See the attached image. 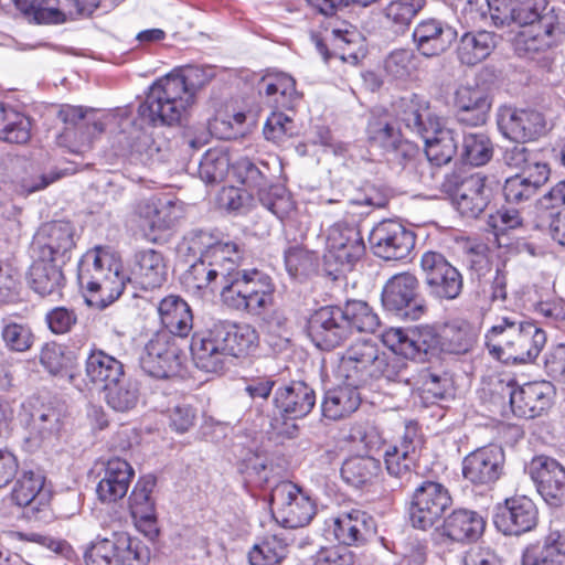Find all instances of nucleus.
Wrapping results in <instances>:
<instances>
[{
    "instance_id": "2",
    "label": "nucleus",
    "mask_w": 565,
    "mask_h": 565,
    "mask_svg": "<svg viewBox=\"0 0 565 565\" xmlns=\"http://www.w3.org/2000/svg\"><path fill=\"white\" fill-rule=\"evenodd\" d=\"M546 343V333L535 323L502 317L486 334L489 353L505 364L535 360Z\"/></svg>"
},
{
    "instance_id": "55",
    "label": "nucleus",
    "mask_w": 565,
    "mask_h": 565,
    "mask_svg": "<svg viewBox=\"0 0 565 565\" xmlns=\"http://www.w3.org/2000/svg\"><path fill=\"white\" fill-rule=\"evenodd\" d=\"M425 6L426 0H392L384 8V17L396 31H404Z\"/></svg>"
},
{
    "instance_id": "18",
    "label": "nucleus",
    "mask_w": 565,
    "mask_h": 565,
    "mask_svg": "<svg viewBox=\"0 0 565 565\" xmlns=\"http://www.w3.org/2000/svg\"><path fill=\"white\" fill-rule=\"evenodd\" d=\"M420 268L429 294L440 300H454L462 290L460 271L443 254L426 252L420 258Z\"/></svg>"
},
{
    "instance_id": "32",
    "label": "nucleus",
    "mask_w": 565,
    "mask_h": 565,
    "mask_svg": "<svg viewBox=\"0 0 565 565\" xmlns=\"http://www.w3.org/2000/svg\"><path fill=\"white\" fill-rule=\"evenodd\" d=\"M457 36L456 29L437 19L420 21L413 32L417 50L426 57L437 56L447 51Z\"/></svg>"
},
{
    "instance_id": "41",
    "label": "nucleus",
    "mask_w": 565,
    "mask_h": 565,
    "mask_svg": "<svg viewBox=\"0 0 565 565\" xmlns=\"http://www.w3.org/2000/svg\"><path fill=\"white\" fill-rule=\"evenodd\" d=\"M359 386L345 381L344 385L327 391L321 404L322 415L331 420H340L353 414L361 404Z\"/></svg>"
},
{
    "instance_id": "21",
    "label": "nucleus",
    "mask_w": 565,
    "mask_h": 565,
    "mask_svg": "<svg viewBox=\"0 0 565 565\" xmlns=\"http://www.w3.org/2000/svg\"><path fill=\"white\" fill-rule=\"evenodd\" d=\"M308 335L321 350L341 345L350 334V323L342 316L341 307L327 306L318 309L308 321Z\"/></svg>"
},
{
    "instance_id": "17",
    "label": "nucleus",
    "mask_w": 565,
    "mask_h": 565,
    "mask_svg": "<svg viewBox=\"0 0 565 565\" xmlns=\"http://www.w3.org/2000/svg\"><path fill=\"white\" fill-rule=\"evenodd\" d=\"M418 280L411 273H401L391 277L382 291L383 307L397 316L417 320L426 311L424 300L419 299Z\"/></svg>"
},
{
    "instance_id": "62",
    "label": "nucleus",
    "mask_w": 565,
    "mask_h": 565,
    "mask_svg": "<svg viewBox=\"0 0 565 565\" xmlns=\"http://www.w3.org/2000/svg\"><path fill=\"white\" fill-rule=\"evenodd\" d=\"M44 478L33 471L24 472L15 482L12 490V500L19 507H28L41 495Z\"/></svg>"
},
{
    "instance_id": "63",
    "label": "nucleus",
    "mask_w": 565,
    "mask_h": 565,
    "mask_svg": "<svg viewBox=\"0 0 565 565\" xmlns=\"http://www.w3.org/2000/svg\"><path fill=\"white\" fill-rule=\"evenodd\" d=\"M264 136L267 140L280 145L298 134L297 125L289 115L273 111L264 125Z\"/></svg>"
},
{
    "instance_id": "19",
    "label": "nucleus",
    "mask_w": 565,
    "mask_h": 565,
    "mask_svg": "<svg viewBox=\"0 0 565 565\" xmlns=\"http://www.w3.org/2000/svg\"><path fill=\"white\" fill-rule=\"evenodd\" d=\"M497 125L504 138L518 143L536 140L547 131L542 113L505 105L497 111Z\"/></svg>"
},
{
    "instance_id": "54",
    "label": "nucleus",
    "mask_w": 565,
    "mask_h": 565,
    "mask_svg": "<svg viewBox=\"0 0 565 565\" xmlns=\"http://www.w3.org/2000/svg\"><path fill=\"white\" fill-rule=\"evenodd\" d=\"M156 486L153 477L140 478L129 495V508L134 518L150 520L153 515L154 503L151 493Z\"/></svg>"
},
{
    "instance_id": "39",
    "label": "nucleus",
    "mask_w": 565,
    "mask_h": 565,
    "mask_svg": "<svg viewBox=\"0 0 565 565\" xmlns=\"http://www.w3.org/2000/svg\"><path fill=\"white\" fill-rule=\"evenodd\" d=\"M64 266L55 262L32 257V264L28 273L29 286L42 297L61 295L65 285Z\"/></svg>"
},
{
    "instance_id": "42",
    "label": "nucleus",
    "mask_w": 565,
    "mask_h": 565,
    "mask_svg": "<svg viewBox=\"0 0 565 565\" xmlns=\"http://www.w3.org/2000/svg\"><path fill=\"white\" fill-rule=\"evenodd\" d=\"M484 526L483 518L476 511L457 509L444 520L443 532L455 542H473L480 537Z\"/></svg>"
},
{
    "instance_id": "3",
    "label": "nucleus",
    "mask_w": 565,
    "mask_h": 565,
    "mask_svg": "<svg viewBox=\"0 0 565 565\" xmlns=\"http://www.w3.org/2000/svg\"><path fill=\"white\" fill-rule=\"evenodd\" d=\"M402 120L407 128L424 139L426 158L433 164H447L457 153L460 135L451 128L444 127L441 118L427 102H412Z\"/></svg>"
},
{
    "instance_id": "33",
    "label": "nucleus",
    "mask_w": 565,
    "mask_h": 565,
    "mask_svg": "<svg viewBox=\"0 0 565 565\" xmlns=\"http://www.w3.org/2000/svg\"><path fill=\"white\" fill-rule=\"evenodd\" d=\"M135 471L128 461L114 457L105 463L104 475L99 480L96 492L105 503L122 499L130 487Z\"/></svg>"
},
{
    "instance_id": "15",
    "label": "nucleus",
    "mask_w": 565,
    "mask_h": 565,
    "mask_svg": "<svg viewBox=\"0 0 565 565\" xmlns=\"http://www.w3.org/2000/svg\"><path fill=\"white\" fill-rule=\"evenodd\" d=\"M382 342L391 351L403 354L412 361H424L425 356L440 349V332L431 326H417L411 329L390 328L382 334Z\"/></svg>"
},
{
    "instance_id": "6",
    "label": "nucleus",
    "mask_w": 565,
    "mask_h": 565,
    "mask_svg": "<svg viewBox=\"0 0 565 565\" xmlns=\"http://www.w3.org/2000/svg\"><path fill=\"white\" fill-rule=\"evenodd\" d=\"M193 103L189 93L183 94L181 82H173L169 76H164L151 86L138 113L153 126H171L181 122Z\"/></svg>"
},
{
    "instance_id": "10",
    "label": "nucleus",
    "mask_w": 565,
    "mask_h": 565,
    "mask_svg": "<svg viewBox=\"0 0 565 565\" xmlns=\"http://www.w3.org/2000/svg\"><path fill=\"white\" fill-rule=\"evenodd\" d=\"M365 253V244L355 222L340 221L328 231L324 263L334 271L352 270Z\"/></svg>"
},
{
    "instance_id": "8",
    "label": "nucleus",
    "mask_w": 565,
    "mask_h": 565,
    "mask_svg": "<svg viewBox=\"0 0 565 565\" xmlns=\"http://www.w3.org/2000/svg\"><path fill=\"white\" fill-rule=\"evenodd\" d=\"M149 557L145 543L126 532H116L109 537L97 536L84 553L86 565H146Z\"/></svg>"
},
{
    "instance_id": "38",
    "label": "nucleus",
    "mask_w": 565,
    "mask_h": 565,
    "mask_svg": "<svg viewBox=\"0 0 565 565\" xmlns=\"http://www.w3.org/2000/svg\"><path fill=\"white\" fill-rule=\"evenodd\" d=\"M158 315L162 327L171 337L185 338L193 329V315L188 302L177 295H169L158 303Z\"/></svg>"
},
{
    "instance_id": "16",
    "label": "nucleus",
    "mask_w": 565,
    "mask_h": 565,
    "mask_svg": "<svg viewBox=\"0 0 565 565\" xmlns=\"http://www.w3.org/2000/svg\"><path fill=\"white\" fill-rule=\"evenodd\" d=\"M74 235V226L66 221H55L41 225L31 245L32 257L66 265L75 248Z\"/></svg>"
},
{
    "instance_id": "26",
    "label": "nucleus",
    "mask_w": 565,
    "mask_h": 565,
    "mask_svg": "<svg viewBox=\"0 0 565 565\" xmlns=\"http://www.w3.org/2000/svg\"><path fill=\"white\" fill-rule=\"evenodd\" d=\"M504 451L497 445L481 447L462 461L463 478L477 486L494 483L502 475Z\"/></svg>"
},
{
    "instance_id": "31",
    "label": "nucleus",
    "mask_w": 565,
    "mask_h": 565,
    "mask_svg": "<svg viewBox=\"0 0 565 565\" xmlns=\"http://www.w3.org/2000/svg\"><path fill=\"white\" fill-rule=\"evenodd\" d=\"M311 40L326 62L332 56H338L342 61H358V54L350 49L359 43L360 33L348 22L342 21L331 30L326 29L323 35L313 33Z\"/></svg>"
},
{
    "instance_id": "14",
    "label": "nucleus",
    "mask_w": 565,
    "mask_h": 565,
    "mask_svg": "<svg viewBox=\"0 0 565 565\" xmlns=\"http://www.w3.org/2000/svg\"><path fill=\"white\" fill-rule=\"evenodd\" d=\"M451 497L448 489L436 481H423L414 490L411 507L409 521L416 529L426 531L435 526L451 505Z\"/></svg>"
},
{
    "instance_id": "57",
    "label": "nucleus",
    "mask_w": 565,
    "mask_h": 565,
    "mask_svg": "<svg viewBox=\"0 0 565 565\" xmlns=\"http://www.w3.org/2000/svg\"><path fill=\"white\" fill-rule=\"evenodd\" d=\"M411 386L426 394V398H444L448 379L429 366H416Z\"/></svg>"
},
{
    "instance_id": "1",
    "label": "nucleus",
    "mask_w": 565,
    "mask_h": 565,
    "mask_svg": "<svg viewBox=\"0 0 565 565\" xmlns=\"http://www.w3.org/2000/svg\"><path fill=\"white\" fill-rule=\"evenodd\" d=\"M77 280L88 307L103 310L122 294L126 280L121 264L103 247L87 250L78 262Z\"/></svg>"
},
{
    "instance_id": "58",
    "label": "nucleus",
    "mask_w": 565,
    "mask_h": 565,
    "mask_svg": "<svg viewBox=\"0 0 565 565\" xmlns=\"http://www.w3.org/2000/svg\"><path fill=\"white\" fill-rule=\"evenodd\" d=\"M287 556V544L276 535L266 537L248 553L250 565H278Z\"/></svg>"
},
{
    "instance_id": "30",
    "label": "nucleus",
    "mask_w": 565,
    "mask_h": 565,
    "mask_svg": "<svg viewBox=\"0 0 565 565\" xmlns=\"http://www.w3.org/2000/svg\"><path fill=\"white\" fill-rule=\"evenodd\" d=\"M273 403L282 418L300 419L315 407L316 393L307 383L292 381L276 390Z\"/></svg>"
},
{
    "instance_id": "36",
    "label": "nucleus",
    "mask_w": 565,
    "mask_h": 565,
    "mask_svg": "<svg viewBox=\"0 0 565 565\" xmlns=\"http://www.w3.org/2000/svg\"><path fill=\"white\" fill-rule=\"evenodd\" d=\"M228 358H242L256 351L259 343L257 330L248 323L221 321L214 324Z\"/></svg>"
},
{
    "instance_id": "61",
    "label": "nucleus",
    "mask_w": 565,
    "mask_h": 565,
    "mask_svg": "<svg viewBox=\"0 0 565 565\" xmlns=\"http://www.w3.org/2000/svg\"><path fill=\"white\" fill-rule=\"evenodd\" d=\"M29 425L32 437L46 439L60 431L62 427L61 414L53 407L44 406L31 414Z\"/></svg>"
},
{
    "instance_id": "13",
    "label": "nucleus",
    "mask_w": 565,
    "mask_h": 565,
    "mask_svg": "<svg viewBox=\"0 0 565 565\" xmlns=\"http://www.w3.org/2000/svg\"><path fill=\"white\" fill-rule=\"evenodd\" d=\"M547 0H515V23L533 25V49L545 50L561 41L565 33L564 24L557 18L546 12Z\"/></svg>"
},
{
    "instance_id": "25",
    "label": "nucleus",
    "mask_w": 565,
    "mask_h": 565,
    "mask_svg": "<svg viewBox=\"0 0 565 565\" xmlns=\"http://www.w3.org/2000/svg\"><path fill=\"white\" fill-rule=\"evenodd\" d=\"M492 106L489 92L479 85H461L454 95L456 120L463 126L479 127L487 122Z\"/></svg>"
},
{
    "instance_id": "64",
    "label": "nucleus",
    "mask_w": 565,
    "mask_h": 565,
    "mask_svg": "<svg viewBox=\"0 0 565 565\" xmlns=\"http://www.w3.org/2000/svg\"><path fill=\"white\" fill-rule=\"evenodd\" d=\"M167 76L173 82H181L183 94L189 93L194 100L196 92L211 81L213 74L211 68L188 66L178 73H171Z\"/></svg>"
},
{
    "instance_id": "51",
    "label": "nucleus",
    "mask_w": 565,
    "mask_h": 565,
    "mask_svg": "<svg viewBox=\"0 0 565 565\" xmlns=\"http://www.w3.org/2000/svg\"><path fill=\"white\" fill-rule=\"evenodd\" d=\"M418 67V57L414 51L398 49L391 52L384 60V72L394 81H407Z\"/></svg>"
},
{
    "instance_id": "52",
    "label": "nucleus",
    "mask_w": 565,
    "mask_h": 565,
    "mask_svg": "<svg viewBox=\"0 0 565 565\" xmlns=\"http://www.w3.org/2000/svg\"><path fill=\"white\" fill-rule=\"evenodd\" d=\"M342 316L350 323V334L355 329L359 332H375L380 327V321L376 313L373 312L371 307L360 300L348 301L341 308Z\"/></svg>"
},
{
    "instance_id": "28",
    "label": "nucleus",
    "mask_w": 565,
    "mask_h": 565,
    "mask_svg": "<svg viewBox=\"0 0 565 565\" xmlns=\"http://www.w3.org/2000/svg\"><path fill=\"white\" fill-rule=\"evenodd\" d=\"M140 367L152 377L164 379L178 365L177 350L167 332H157L145 345L140 358Z\"/></svg>"
},
{
    "instance_id": "53",
    "label": "nucleus",
    "mask_w": 565,
    "mask_h": 565,
    "mask_svg": "<svg viewBox=\"0 0 565 565\" xmlns=\"http://www.w3.org/2000/svg\"><path fill=\"white\" fill-rule=\"evenodd\" d=\"M461 158L471 166H483L490 161L493 147L490 138L482 132H469L462 136Z\"/></svg>"
},
{
    "instance_id": "5",
    "label": "nucleus",
    "mask_w": 565,
    "mask_h": 565,
    "mask_svg": "<svg viewBox=\"0 0 565 565\" xmlns=\"http://www.w3.org/2000/svg\"><path fill=\"white\" fill-rule=\"evenodd\" d=\"M243 259V249L233 241H218L206 246L182 276L183 285L192 291L214 290L227 282L232 271Z\"/></svg>"
},
{
    "instance_id": "24",
    "label": "nucleus",
    "mask_w": 565,
    "mask_h": 565,
    "mask_svg": "<svg viewBox=\"0 0 565 565\" xmlns=\"http://www.w3.org/2000/svg\"><path fill=\"white\" fill-rule=\"evenodd\" d=\"M380 352L379 347L370 340L354 342L340 360L339 376L359 385L366 383L376 372Z\"/></svg>"
},
{
    "instance_id": "40",
    "label": "nucleus",
    "mask_w": 565,
    "mask_h": 565,
    "mask_svg": "<svg viewBox=\"0 0 565 565\" xmlns=\"http://www.w3.org/2000/svg\"><path fill=\"white\" fill-rule=\"evenodd\" d=\"M125 372V364L117 358L93 344L85 360V374L90 383L106 387Z\"/></svg>"
},
{
    "instance_id": "47",
    "label": "nucleus",
    "mask_w": 565,
    "mask_h": 565,
    "mask_svg": "<svg viewBox=\"0 0 565 565\" xmlns=\"http://www.w3.org/2000/svg\"><path fill=\"white\" fill-rule=\"evenodd\" d=\"M381 465L372 456H355L347 459L341 467V477L355 488L371 483L379 475Z\"/></svg>"
},
{
    "instance_id": "9",
    "label": "nucleus",
    "mask_w": 565,
    "mask_h": 565,
    "mask_svg": "<svg viewBox=\"0 0 565 565\" xmlns=\"http://www.w3.org/2000/svg\"><path fill=\"white\" fill-rule=\"evenodd\" d=\"M367 142L394 168H416L419 149L403 138L399 129L384 119H372L366 128Z\"/></svg>"
},
{
    "instance_id": "45",
    "label": "nucleus",
    "mask_w": 565,
    "mask_h": 565,
    "mask_svg": "<svg viewBox=\"0 0 565 565\" xmlns=\"http://www.w3.org/2000/svg\"><path fill=\"white\" fill-rule=\"evenodd\" d=\"M107 405L116 412L127 413L134 409L140 397L137 381L126 373L103 388Z\"/></svg>"
},
{
    "instance_id": "56",
    "label": "nucleus",
    "mask_w": 565,
    "mask_h": 565,
    "mask_svg": "<svg viewBox=\"0 0 565 565\" xmlns=\"http://www.w3.org/2000/svg\"><path fill=\"white\" fill-rule=\"evenodd\" d=\"M228 154L221 149H209L199 164V175L207 184L218 183L224 180L230 171Z\"/></svg>"
},
{
    "instance_id": "37",
    "label": "nucleus",
    "mask_w": 565,
    "mask_h": 565,
    "mask_svg": "<svg viewBox=\"0 0 565 565\" xmlns=\"http://www.w3.org/2000/svg\"><path fill=\"white\" fill-rule=\"evenodd\" d=\"M498 44V35L487 30L465 31L456 44V57L460 64L475 66L487 60Z\"/></svg>"
},
{
    "instance_id": "23",
    "label": "nucleus",
    "mask_w": 565,
    "mask_h": 565,
    "mask_svg": "<svg viewBox=\"0 0 565 565\" xmlns=\"http://www.w3.org/2000/svg\"><path fill=\"white\" fill-rule=\"evenodd\" d=\"M493 522L503 534L519 536L536 526V505L525 495L507 499L504 504L497 507Z\"/></svg>"
},
{
    "instance_id": "7",
    "label": "nucleus",
    "mask_w": 565,
    "mask_h": 565,
    "mask_svg": "<svg viewBox=\"0 0 565 565\" xmlns=\"http://www.w3.org/2000/svg\"><path fill=\"white\" fill-rule=\"evenodd\" d=\"M259 168L248 158H241L232 164V173L237 182L256 193L260 204L279 220L287 217L295 209L291 194L281 185L270 184L268 166Z\"/></svg>"
},
{
    "instance_id": "34",
    "label": "nucleus",
    "mask_w": 565,
    "mask_h": 565,
    "mask_svg": "<svg viewBox=\"0 0 565 565\" xmlns=\"http://www.w3.org/2000/svg\"><path fill=\"white\" fill-rule=\"evenodd\" d=\"M190 351L195 366L205 372L223 370L228 359L214 327L206 332L194 334L191 339Z\"/></svg>"
},
{
    "instance_id": "60",
    "label": "nucleus",
    "mask_w": 565,
    "mask_h": 565,
    "mask_svg": "<svg viewBox=\"0 0 565 565\" xmlns=\"http://www.w3.org/2000/svg\"><path fill=\"white\" fill-rule=\"evenodd\" d=\"M15 7L30 20L39 24H57L65 21V14L46 6L44 0H12Z\"/></svg>"
},
{
    "instance_id": "27",
    "label": "nucleus",
    "mask_w": 565,
    "mask_h": 565,
    "mask_svg": "<svg viewBox=\"0 0 565 565\" xmlns=\"http://www.w3.org/2000/svg\"><path fill=\"white\" fill-rule=\"evenodd\" d=\"M510 405L518 417L541 416L552 404L553 386L547 382H529L522 386L508 385Z\"/></svg>"
},
{
    "instance_id": "4",
    "label": "nucleus",
    "mask_w": 565,
    "mask_h": 565,
    "mask_svg": "<svg viewBox=\"0 0 565 565\" xmlns=\"http://www.w3.org/2000/svg\"><path fill=\"white\" fill-rule=\"evenodd\" d=\"M276 286L273 278L257 269L236 267L222 286V301L230 308L253 317H260L275 300Z\"/></svg>"
},
{
    "instance_id": "49",
    "label": "nucleus",
    "mask_w": 565,
    "mask_h": 565,
    "mask_svg": "<svg viewBox=\"0 0 565 565\" xmlns=\"http://www.w3.org/2000/svg\"><path fill=\"white\" fill-rule=\"evenodd\" d=\"M30 137V119L12 108L0 107V140L23 145Z\"/></svg>"
},
{
    "instance_id": "44",
    "label": "nucleus",
    "mask_w": 565,
    "mask_h": 565,
    "mask_svg": "<svg viewBox=\"0 0 565 565\" xmlns=\"http://www.w3.org/2000/svg\"><path fill=\"white\" fill-rule=\"evenodd\" d=\"M477 333L472 326L465 320H454L446 323L440 331V351L450 354H465L469 352Z\"/></svg>"
},
{
    "instance_id": "11",
    "label": "nucleus",
    "mask_w": 565,
    "mask_h": 565,
    "mask_svg": "<svg viewBox=\"0 0 565 565\" xmlns=\"http://www.w3.org/2000/svg\"><path fill=\"white\" fill-rule=\"evenodd\" d=\"M270 504L276 522L287 529L308 525L317 512L315 501L290 481H281L275 486Z\"/></svg>"
},
{
    "instance_id": "12",
    "label": "nucleus",
    "mask_w": 565,
    "mask_h": 565,
    "mask_svg": "<svg viewBox=\"0 0 565 565\" xmlns=\"http://www.w3.org/2000/svg\"><path fill=\"white\" fill-rule=\"evenodd\" d=\"M456 210L466 217H477L490 201V190L486 186V177L480 173H451L443 182Z\"/></svg>"
},
{
    "instance_id": "59",
    "label": "nucleus",
    "mask_w": 565,
    "mask_h": 565,
    "mask_svg": "<svg viewBox=\"0 0 565 565\" xmlns=\"http://www.w3.org/2000/svg\"><path fill=\"white\" fill-rule=\"evenodd\" d=\"M1 339L4 345L14 352H25L34 342V335L29 324L17 322L12 318L2 320Z\"/></svg>"
},
{
    "instance_id": "46",
    "label": "nucleus",
    "mask_w": 565,
    "mask_h": 565,
    "mask_svg": "<svg viewBox=\"0 0 565 565\" xmlns=\"http://www.w3.org/2000/svg\"><path fill=\"white\" fill-rule=\"evenodd\" d=\"M403 354L392 351L387 354L380 352L376 362V372H374L372 379H385L388 382L405 383L411 385L413 374L415 373L417 364L413 362H406Z\"/></svg>"
},
{
    "instance_id": "43",
    "label": "nucleus",
    "mask_w": 565,
    "mask_h": 565,
    "mask_svg": "<svg viewBox=\"0 0 565 565\" xmlns=\"http://www.w3.org/2000/svg\"><path fill=\"white\" fill-rule=\"evenodd\" d=\"M132 275L145 289L160 287L167 280L163 255L152 248L137 252Z\"/></svg>"
},
{
    "instance_id": "48",
    "label": "nucleus",
    "mask_w": 565,
    "mask_h": 565,
    "mask_svg": "<svg viewBox=\"0 0 565 565\" xmlns=\"http://www.w3.org/2000/svg\"><path fill=\"white\" fill-rule=\"evenodd\" d=\"M172 210L173 205L170 202L149 199L140 201L136 211L142 226L151 231H164L174 224L175 216L172 215Z\"/></svg>"
},
{
    "instance_id": "20",
    "label": "nucleus",
    "mask_w": 565,
    "mask_h": 565,
    "mask_svg": "<svg viewBox=\"0 0 565 565\" xmlns=\"http://www.w3.org/2000/svg\"><path fill=\"white\" fill-rule=\"evenodd\" d=\"M369 241L374 255L386 260L404 259L415 246L414 233L393 220L377 223L371 231Z\"/></svg>"
},
{
    "instance_id": "22",
    "label": "nucleus",
    "mask_w": 565,
    "mask_h": 565,
    "mask_svg": "<svg viewBox=\"0 0 565 565\" xmlns=\"http://www.w3.org/2000/svg\"><path fill=\"white\" fill-rule=\"evenodd\" d=\"M526 471L546 503L554 507L565 503V468L556 459L536 456Z\"/></svg>"
},
{
    "instance_id": "50",
    "label": "nucleus",
    "mask_w": 565,
    "mask_h": 565,
    "mask_svg": "<svg viewBox=\"0 0 565 565\" xmlns=\"http://www.w3.org/2000/svg\"><path fill=\"white\" fill-rule=\"evenodd\" d=\"M40 363L52 375L68 377L71 381L74 379L75 358L56 342H47L42 347Z\"/></svg>"
},
{
    "instance_id": "29",
    "label": "nucleus",
    "mask_w": 565,
    "mask_h": 565,
    "mask_svg": "<svg viewBox=\"0 0 565 565\" xmlns=\"http://www.w3.org/2000/svg\"><path fill=\"white\" fill-rule=\"evenodd\" d=\"M420 447L422 437L417 424H407L399 443L388 445L384 450L387 472L397 478L409 473L417 461Z\"/></svg>"
},
{
    "instance_id": "35",
    "label": "nucleus",
    "mask_w": 565,
    "mask_h": 565,
    "mask_svg": "<svg viewBox=\"0 0 565 565\" xmlns=\"http://www.w3.org/2000/svg\"><path fill=\"white\" fill-rule=\"evenodd\" d=\"M331 522L334 540L345 547L363 544L373 529V519L358 509L341 512Z\"/></svg>"
}]
</instances>
